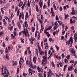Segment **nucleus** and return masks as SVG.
Wrapping results in <instances>:
<instances>
[{"label": "nucleus", "instance_id": "nucleus-3", "mask_svg": "<svg viewBox=\"0 0 77 77\" xmlns=\"http://www.w3.org/2000/svg\"><path fill=\"white\" fill-rule=\"evenodd\" d=\"M4 73H2V75H3L4 74V77H8V75H9V72H8V70L7 69H4Z\"/></svg>", "mask_w": 77, "mask_h": 77}, {"label": "nucleus", "instance_id": "nucleus-8", "mask_svg": "<svg viewBox=\"0 0 77 77\" xmlns=\"http://www.w3.org/2000/svg\"><path fill=\"white\" fill-rule=\"evenodd\" d=\"M23 34H24L25 35V37L26 38L27 37V33H26V29H24L23 30Z\"/></svg>", "mask_w": 77, "mask_h": 77}, {"label": "nucleus", "instance_id": "nucleus-44", "mask_svg": "<svg viewBox=\"0 0 77 77\" xmlns=\"http://www.w3.org/2000/svg\"><path fill=\"white\" fill-rule=\"evenodd\" d=\"M2 2L3 3L5 4L6 3V0H3Z\"/></svg>", "mask_w": 77, "mask_h": 77}, {"label": "nucleus", "instance_id": "nucleus-38", "mask_svg": "<svg viewBox=\"0 0 77 77\" xmlns=\"http://www.w3.org/2000/svg\"><path fill=\"white\" fill-rule=\"evenodd\" d=\"M45 61H46V62H47V59H44L42 61V63H44L45 62Z\"/></svg>", "mask_w": 77, "mask_h": 77}, {"label": "nucleus", "instance_id": "nucleus-45", "mask_svg": "<svg viewBox=\"0 0 77 77\" xmlns=\"http://www.w3.org/2000/svg\"><path fill=\"white\" fill-rule=\"evenodd\" d=\"M45 55L46 56H47V51H45Z\"/></svg>", "mask_w": 77, "mask_h": 77}, {"label": "nucleus", "instance_id": "nucleus-63", "mask_svg": "<svg viewBox=\"0 0 77 77\" xmlns=\"http://www.w3.org/2000/svg\"><path fill=\"white\" fill-rule=\"evenodd\" d=\"M41 19H42V20H43V19H44V17L43 16V15H41Z\"/></svg>", "mask_w": 77, "mask_h": 77}, {"label": "nucleus", "instance_id": "nucleus-29", "mask_svg": "<svg viewBox=\"0 0 77 77\" xmlns=\"http://www.w3.org/2000/svg\"><path fill=\"white\" fill-rule=\"evenodd\" d=\"M44 52L43 51H42L40 53V54H41V55H44Z\"/></svg>", "mask_w": 77, "mask_h": 77}, {"label": "nucleus", "instance_id": "nucleus-14", "mask_svg": "<svg viewBox=\"0 0 77 77\" xmlns=\"http://www.w3.org/2000/svg\"><path fill=\"white\" fill-rule=\"evenodd\" d=\"M22 5H23V2L20 1L18 6H19V7H21Z\"/></svg>", "mask_w": 77, "mask_h": 77}, {"label": "nucleus", "instance_id": "nucleus-4", "mask_svg": "<svg viewBox=\"0 0 77 77\" xmlns=\"http://www.w3.org/2000/svg\"><path fill=\"white\" fill-rule=\"evenodd\" d=\"M76 13H77V11H76V10H74V8H72L71 12L72 15H74Z\"/></svg>", "mask_w": 77, "mask_h": 77}, {"label": "nucleus", "instance_id": "nucleus-46", "mask_svg": "<svg viewBox=\"0 0 77 77\" xmlns=\"http://www.w3.org/2000/svg\"><path fill=\"white\" fill-rule=\"evenodd\" d=\"M22 18L23 20H24V13L23 12H22Z\"/></svg>", "mask_w": 77, "mask_h": 77}, {"label": "nucleus", "instance_id": "nucleus-32", "mask_svg": "<svg viewBox=\"0 0 77 77\" xmlns=\"http://www.w3.org/2000/svg\"><path fill=\"white\" fill-rule=\"evenodd\" d=\"M26 17L27 18H29V15H28V13H27V12H26Z\"/></svg>", "mask_w": 77, "mask_h": 77}, {"label": "nucleus", "instance_id": "nucleus-60", "mask_svg": "<svg viewBox=\"0 0 77 77\" xmlns=\"http://www.w3.org/2000/svg\"><path fill=\"white\" fill-rule=\"evenodd\" d=\"M53 8H52L51 9V13L52 12H53Z\"/></svg>", "mask_w": 77, "mask_h": 77}, {"label": "nucleus", "instance_id": "nucleus-23", "mask_svg": "<svg viewBox=\"0 0 77 77\" xmlns=\"http://www.w3.org/2000/svg\"><path fill=\"white\" fill-rule=\"evenodd\" d=\"M36 10L37 12H39V8H38V7L37 6H36Z\"/></svg>", "mask_w": 77, "mask_h": 77}, {"label": "nucleus", "instance_id": "nucleus-57", "mask_svg": "<svg viewBox=\"0 0 77 77\" xmlns=\"http://www.w3.org/2000/svg\"><path fill=\"white\" fill-rule=\"evenodd\" d=\"M28 71L29 72H30L31 71H32V69L30 68H29Z\"/></svg>", "mask_w": 77, "mask_h": 77}, {"label": "nucleus", "instance_id": "nucleus-47", "mask_svg": "<svg viewBox=\"0 0 77 77\" xmlns=\"http://www.w3.org/2000/svg\"><path fill=\"white\" fill-rule=\"evenodd\" d=\"M59 65H60V66L61 67H62V66H63V64H62V63H59Z\"/></svg>", "mask_w": 77, "mask_h": 77}, {"label": "nucleus", "instance_id": "nucleus-13", "mask_svg": "<svg viewBox=\"0 0 77 77\" xmlns=\"http://www.w3.org/2000/svg\"><path fill=\"white\" fill-rule=\"evenodd\" d=\"M13 62V65H17V63L16 62H14V61H12Z\"/></svg>", "mask_w": 77, "mask_h": 77}, {"label": "nucleus", "instance_id": "nucleus-49", "mask_svg": "<svg viewBox=\"0 0 77 77\" xmlns=\"http://www.w3.org/2000/svg\"><path fill=\"white\" fill-rule=\"evenodd\" d=\"M9 37H7L5 38V40H6V41H8L9 40Z\"/></svg>", "mask_w": 77, "mask_h": 77}, {"label": "nucleus", "instance_id": "nucleus-12", "mask_svg": "<svg viewBox=\"0 0 77 77\" xmlns=\"http://www.w3.org/2000/svg\"><path fill=\"white\" fill-rule=\"evenodd\" d=\"M51 64L52 65V67L55 68V65H54V62H53V61H52L51 63Z\"/></svg>", "mask_w": 77, "mask_h": 77}, {"label": "nucleus", "instance_id": "nucleus-58", "mask_svg": "<svg viewBox=\"0 0 77 77\" xmlns=\"http://www.w3.org/2000/svg\"><path fill=\"white\" fill-rule=\"evenodd\" d=\"M74 62V60H71L70 61V63H73Z\"/></svg>", "mask_w": 77, "mask_h": 77}, {"label": "nucleus", "instance_id": "nucleus-41", "mask_svg": "<svg viewBox=\"0 0 77 77\" xmlns=\"http://www.w3.org/2000/svg\"><path fill=\"white\" fill-rule=\"evenodd\" d=\"M53 6L54 9L56 10V5H55L54 4Z\"/></svg>", "mask_w": 77, "mask_h": 77}, {"label": "nucleus", "instance_id": "nucleus-43", "mask_svg": "<svg viewBox=\"0 0 77 77\" xmlns=\"http://www.w3.org/2000/svg\"><path fill=\"white\" fill-rule=\"evenodd\" d=\"M38 51L39 52L41 51V48L39 47V46L38 45Z\"/></svg>", "mask_w": 77, "mask_h": 77}, {"label": "nucleus", "instance_id": "nucleus-64", "mask_svg": "<svg viewBox=\"0 0 77 77\" xmlns=\"http://www.w3.org/2000/svg\"><path fill=\"white\" fill-rule=\"evenodd\" d=\"M61 56L62 57V58H63L64 57V54H62V55H61Z\"/></svg>", "mask_w": 77, "mask_h": 77}, {"label": "nucleus", "instance_id": "nucleus-40", "mask_svg": "<svg viewBox=\"0 0 77 77\" xmlns=\"http://www.w3.org/2000/svg\"><path fill=\"white\" fill-rule=\"evenodd\" d=\"M32 12V9L30 8L29 9V14H31V12Z\"/></svg>", "mask_w": 77, "mask_h": 77}, {"label": "nucleus", "instance_id": "nucleus-54", "mask_svg": "<svg viewBox=\"0 0 77 77\" xmlns=\"http://www.w3.org/2000/svg\"><path fill=\"white\" fill-rule=\"evenodd\" d=\"M56 58H57V59H59V60H60V57L56 56Z\"/></svg>", "mask_w": 77, "mask_h": 77}, {"label": "nucleus", "instance_id": "nucleus-59", "mask_svg": "<svg viewBox=\"0 0 77 77\" xmlns=\"http://www.w3.org/2000/svg\"><path fill=\"white\" fill-rule=\"evenodd\" d=\"M48 47H49V46L47 45L45 46V48H46L47 49H48Z\"/></svg>", "mask_w": 77, "mask_h": 77}, {"label": "nucleus", "instance_id": "nucleus-50", "mask_svg": "<svg viewBox=\"0 0 77 77\" xmlns=\"http://www.w3.org/2000/svg\"><path fill=\"white\" fill-rule=\"evenodd\" d=\"M66 58L67 59H69V58H70V56L69 55L67 56L66 57Z\"/></svg>", "mask_w": 77, "mask_h": 77}, {"label": "nucleus", "instance_id": "nucleus-52", "mask_svg": "<svg viewBox=\"0 0 77 77\" xmlns=\"http://www.w3.org/2000/svg\"><path fill=\"white\" fill-rule=\"evenodd\" d=\"M32 32H34L35 30V28L34 27L32 26Z\"/></svg>", "mask_w": 77, "mask_h": 77}, {"label": "nucleus", "instance_id": "nucleus-17", "mask_svg": "<svg viewBox=\"0 0 77 77\" xmlns=\"http://www.w3.org/2000/svg\"><path fill=\"white\" fill-rule=\"evenodd\" d=\"M17 25H18V26L19 27V29H21V25L20 24V23L18 22L17 23Z\"/></svg>", "mask_w": 77, "mask_h": 77}, {"label": "nucleus", "instance_id": "nucleus-16", "mask_svg": "<svg viewBox=\"0 0 77 77\" xmlns=\"http://www.w3.org/2000/svg\"><path fill=\"white\" fill-rule=\"evenodd\" d=\"M20 10L19 9L18 10L17 12V16H18L20 15Z\"/></svg>", "mask_w": 77, "mask_h": 77}, {"label": "nucleus", "instance_id": "nucleus-53", "mask_svg": "<svg viewBox=\"0 0 77 77\" xmlns=\"http://www.w3.org/2000/svg\"><path fill=\"white\" fill-rule=\"evenodd\" d=\"M64 62L65 63H67L68 62V60L66 59H65Z\"/></svg>", "mask_w": 77, "mask_h": 77}, {"label": "nucleus", "instance_id": "nucleus-39", "mask_svg": "<svg viewBox=\"0 0 77 77\" xmlns=\"http://www.w3.org/2000/svg\"><path fill=\"white\" fill-rule=\"evenodd\" d=\"M6 59H7L9 60V55H8V54H6Z\"/></svg>", "mask_w": 77, "mask_h": 77}, {"label": "nucleus", "instance_id": "nucleus-19", "mask_svg": "<svg viewBox=\"0 0 77 77\" xmlns=\"http://www.w3.org/2000/svg\"><path fill=\"white\" fill-rule=\"evenodd\" d=\"M54 25L55 26H57V27H58V26H59V24H58V23L56 22H55Z\"/></svg>", "mask_w": 77, "mask_h": 77}, {"label": "nucleus", "instance_id": "nucleus-56", "mask_svg": "<svg viewBox=\"0 0 77 77\" xmlns=\"http://www.w3.org/2000/svg\"><path fill=\"white\" fill-rule=\"evenodd\" d=\"M26 6V4H23V5L21 7L22 9H24V6Z\"/></svg>", "mask_w": 77, "mask_h": 77}, {"label": "nucleus", "instance_id": "nucleus-18", "mask_svg": "<svg viewBox=\"0 0 77 77\" xmlns=\"http://www.w3.org/2000/svg\"><path fill=\"white\" fill-rule=\"evenodd\" d=\"M49 71L50 73H51V75H53V72H52V71H51V70L49 69Z\"/></svg>", "mask_w": 77, "mask_h": 77}, {"label": "nucleus", "instance_id": "nucleus-48", "mask_svg": "<svg viewBox=\"0 0 77 77\" xmlns=\"http://www.w3.org/2000/svg\"><path fill=\"white\" fill-rule=\"evenodd\" d=\"M56 20H59V17L57 16V15H56Z\"/></svg>", "mask_w": 77, "mask_h": 77}, {"label": "nucleus", "instance_id": "nucleus-62", "mask_svg": "<svg viewBox=\"0 0 77 77\" xmlns=\"http://www.w3.org/2000/svg\"><path fill=\"white\" fill-rule=\"evenodd\" d=\"M38 77H42V75H40V74H39V73H38Z\"/></svg>", "mask_w": 77, "mask_h": 77}, {"label": "nucleus", "instance_id": "nucleus-2", "mask_svg": "<svg viewBox=\"0 0 77 77\" xmlns=\"http://www.w3.org/2000/svg\"><path fill=\"white\" fill-rule=\"evenodd\" d=\"M73 42V40L72 39V37H71L70 38L68 42H66V44L67 45H68L70 44V47H71L72 45V43Z\"/></svg>", "mask_w": 77, "mask_h": 77}, {"label": "nucleus", "instance_id": "nucleus-35", "mask_svg": "<svg viewBox=\"0 0 77 77\" xmlns=\"http://www.w3.org/2000/svg\"><path fill=\"white\" fill-rule=\"evenodd\" d=\"M58 23H59L60 25V26H62V22L58 21Z\"/></svg>", "mask_w": 77, "mask_h": 77}, {"label": "nucleus", "instance_id": "nucleus-37", "mask_svg": "<svg viewBox=\"0 0 77 77\" xmlns=\"http://www.w3.org/2000/svg\"><path fill=\"white\" fill-rule=\"evenodd\" d=\"M38 40H39V39H40V38H41V37H40V34L39 33H38Z\"/></svg>", "mask_w": 77, "mask_h": 77}, {"label": "nucleus", "instance_id": "nucleus-5", "mask_svg": "<svg viewBox=\"0 0 77 77\" xmlns=\"http://www.w3.org/2000/svg\"><path fill=\"white\" fill-rule=\"evenodd\" d=\"M69 51L70 53H72V54H74V56L75 55V51H74V49L73 48H70L69 49Z\"/></svg>", "mask_w": 77, "mask_h": 77}, {"label": "nucleus", "instance_id": "nucleus-51", "mask_svg": "<svg viewBox=\"0 0 77 77\" xmlns=\"http://www.w3.org/2000/svg\"><path fill=\"white\" fill-rule=\"evenodd\" d=\"M51 14H52V17H54V12H52V13H51Z\"/></svg>", "mask_w": 77, "mask_h": 77}, {"label": "nucleus", "instance_id": "nucleus-55", "mask_svg": "<svg viewBox=\"0 0 77 77\" xmlns=\"http://www.w3.org/2000/svg\"><path fill=\"white\" fill-rule=\"evenodd\" d=\"M43 9H45V8H47V6H46V5H44L43 7Z\"/></svg>", "mask_w": 77, "mask_h": 77}, {"label": "nucleus", "instance_id": "nucleus-26", "mask_svg": "<svg viewBox=\"0 0 77 77\" xmlns=\"http://www.w3.org/2000/svg\"><path fill=\"white\" fill-rule=\"evenodd\" d=\"M30 3H29V0H28V3H27V5L29 7L30 6Z\"/></svg>", "mask_w": 77, "mask_h": 77}, {"label": "nucleus", "instance_id": "nucleus-11", "mask_svg": "<svg viewBox=\"0 0 77 77\" xmlns=\"http://www.w3.org/2000/svg\"><path fill=\"white\" fill-rule=\"evenodd\" d=\"M33 61L34 63H36V58L35 57H33Z\"/></svg>", "mask_w": 77, "mask_h": 77}, {"label": "nucleus", "instance_id": "nucleus-31", "mask_svg": "<svg viewBox=\"0 0 77 77\" xmlns=\"http://www.w3.org/2000/svg\"><path fill=\"white\" fill-rule=\"evenodd\" d=\"M52 28V26H49L48 28H47V30H50V29H51Z\"/></svg>", "mask_w": 77, "mask_h": 77}, {"label": "nucleus", "instance_id": "nucleus-33", "mask_svg": "<svg viewBox=\"0 0 77 77\" xmlns=\"http://www.w3.org/2000/svg\"><path fill=\"white\" fill-rule=\"evenodd\" d=\"M20 61L22 62H23L24 61V60H23V57H21L20 58Z\"/></svg>", "mask_w": 77, "mask_h": 77}, {"label": "nucleus", "instance_id": "nucleus-61", "mask_svg": "<svg viewBox=\"0 0 77 77\" xmlns=\"http://www.w3.org/2000/svg\"><path fill=\"white\" fill-rule=\"evenodd\" d=\"M5 42H3V45H2V46L4 47H5Z\"/></svg>", "mask_w": 77, "mask_h": 77}, {"label": "nucleus", "instance_id": "nucleus-7", "mask_svg": "<svg viewBox=\"0 0 77 77\" xmlns=\"http://www.w3.org/2000/svg\"><path fill=\"white\" fill-rule=\"evenodd\" d=\"M74 39L75 41V42H77V35H76V34H74V37L73 38Z\"/></svg>", "mask_w": 77, "mask_h": 77}, {"label": "nucleus", "instance_id": "nucleus-1", "mask_svg": "<svg viewBox=\"0 0 77 77\" xmlns=\"http://www.w3.org/2000/svg\"><path fill=\"white\" fill-rule=\"evenodd\" d=\"M26 65H28L30 67V68H32V69H36V66L35 65L34 66H33V64H32V62H31V61H29L28 60L26 61Z\"/></svg>", "mask_w": 77, "mask_h": 77}, {"label": "nucleus", "instance_id": "nucleus-24", "mask_svg": "<svg viewBox=\"0 0 77 77\" xmlns=\"http://www.w3.org/2000/svg\"><path fill=\"white\" fill-rule=\"evenodd\" d=\"M23 62L21 61H19V64L20 65H22V64H23Z\"/></svg>", "mask_w": 77, "mask_h": 77}, {"label": "nucleus", "instance_id": "nucleus-9", "mask_svg": "<svg viewBox=\"0 0 77 77\" xmlns=\"http://www.w3.org/2000/svg\"><path fill=\"white\" fill-rule=\"evenodd\" d=\"M25 26L27 27V29H29V28H27V27H28V24H27V22L26 21L25 22Z\"/></svg>", "mask_w": 77, "mask_h": 77}, {"label": "nucleus", "instance_id": "nucleus-10", "mask_svg": "<svg viewBox=\"0 0 77 77\" xmlns=\"http://www.w3.org/2000/svg\"><path fill=\"white\" fill-rule=\"evenodd\" d=\"M70 24H72V23H75V19L72 21V19H70Z\"/></svg>", "mask_w": 77, "mask_h": 77}, {"label": "nucleus", "instance_id": "nucleus-15", "mask_svg": "<svg viewBox=\"0 0 77 77\" xmlns=\"http://www.w3.org/2000/svg\"><path fill=\"white\" fill-rule=\"evenodd\" d=\"M16 32L17 31H14L13 32V33L14 34V36H17V33Z\"/></svg>", "mask_w": 77, "mask_h": 77}, {"label": "nucleus", "instance_id": "nucleus-30", "mask_svg": "<svg viewBox=\"0 0 77 77\" xmlns=\"http://www.w3.org/2000/svg\"><path fill=\"white\" fill-rule=\"evenodd\" d=\"M51 77V75H50V73L49 72H48V77Z\"/></svg>", "mask_w": 77, "mask_h": 77}, {"label": "nucleus", "instance_id": "nucleus-27", "mask_svg": "<svg viewBox=\"0 0 77 77\" xmlns=\"http://www.w3.org/2000/svg\"><path fill=\"white\" fill-rule=\"evenodd\" d=\"M20 41L22 43H24V40L23 38L21 39Z\"/></svg>", "mask_w": 77, "mask_h": 77}, {"label": "nucleus", "instance_id": "nucleus-34", "mask_svg": "<svg viewBox=\"0 0 77 77\" xmlns=\"http://www.w3.org/2000/svg\"><path fill=\"white\" fill-rule=\"evenodd\" d=\"M32 5H33V7L35 6V1H33L32 2Z\"/></svg>", "mask_w": 77, "mask_h": 77}, {"label": "nucleus", "instance_id": "nucleus-36", "mask_svg": "<svg viewBox=\"0 0 77 77\" xmlns=\"http://www.w3.org/2000/svg\"><path fill=\"white\" fill-rule=\"evenodd\" d=\"M37 69L38 72H40V68H39V66H38Z\"/></svg>", "mask_w": 77, "mask_h": 77}, {"label": "nucleus", "instance_id": "nucleus-20", "mask_svg": "<svg viewBox=\"0 0 77 77\" xmlns=\"http://www.w3.org/2000/svg\"><path fill=\"white\" fill-rule=\"evenodd\" d=\"M39 5L40 8H42V2H39Z\"/></svg>", "mask_w": 77, "mask_h": 77}, {"label": "nucleus", "instance_id": "nucleus-42", "mask_svg": "<svg viewBox=\"0 0 77 77\" xmlns=\"http://www.w3.org/2000/svg\"><path fill=\"white\" fill-rule=\"evenodd\" d=\"M37 33H38V31H36L35 32V37H36V36H37Z\"/></svg>", "mask_w": 77, "mask_h": 77}, {"label": "nucleus", "instance_id": "nucleus-6", "mask_svg": "<svg viewBox=\"0 0 77 77\" xmlns=\"http://www.w3.org/2000/svg\"><path fill=\"white\" fill-rule=\"evenodd\" d=\"M73 64H72V66H70L68 68V70H69V71H71L72 69V68H73Z\"/></svg>", "mask_w": 77, "mask_h": 77}, {"label": "nucleus", "instance_id": "nucleus-22", "mask_svg": "<svg viewBox=\"0 0 77 77\" xmlns=\"http://www.w3.org/2000/svg\"><path fill=\"white\" fill-rule=\"evenodd\" d=\"M35 52L36 53L37 56H38V50L36 48L35 49Z\"/></svg>", "mask_w": 77, "mask_h": 77}, {"label": "nucleus", "instance_id": "nucleus-21", "mask_svg": "<svg viewBox=\"0 0 77 77\" xmlns=\"http://www.w3.org/2000/svg\"><path fill=\"white\" fill-rule=\"evenodd\" d=\"M35 41V40L33 38V37H31L30 38V41L31 42H33V41Z\"/></svg>", "mask_w": 77, "mask_h": 77}, {"label": "nucleus", "instance_id": "nucleus-28", "mask_svg": "<svg viewBox=\"0 0 77 77\" xmlns=\"http://www.w3.org/2000/svg\"><path fill=\"white\" fill-rule=\"evenodd\" d=\"M5 49V53H8V50L7 48H6Z\"/></svg>", "mask_w": 77, "mask_h": 77}, {"label": "nucleus", "instance_id": "nucleus-25", "mask_svg": "<svg viewBox=\"0 0 77 77\" xmlns=\"http://www.w3.org/2000/svg\"><path fill=\"white\" fill-rule=\"evenodd\" d=\"M48 7H49L50 5V0H48Z\"/></svg>", "mask_w": 77, "mask_h": 77}]
</instances>
